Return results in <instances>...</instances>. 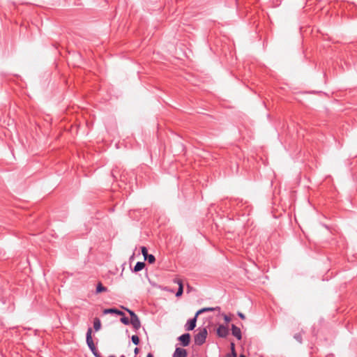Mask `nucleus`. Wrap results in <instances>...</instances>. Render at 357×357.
<instances>
[{"label":"nucleus","mask_w":357,"mask_h":357,"mask_svg":"<svg viewBox=\"0 0 357 357\" xmlns=\"http://www.w3.org/2000/svg\"><path fill=\"white\" fill-rule=\"evenodd\" d=\"M207 334L206 328H199L198 333L194 337L195 343L199 346L202 345L206 342Z\"/></svg>","instance_id":"obj_1"},{"label":"nucleus","mask_w":357,"mask_h":357,"mask_svg":"<svg viewBox=\"0 0 357 357\" xmlns=\"http://www.w3.org/2000/svg\"><path fill=\"white\" fill-rule=\"evenodd\" d=\"M124 309L129 313V314L130 316V324L134 328V329L135 331H137L138 329H139L141 327V322H140V320H139L138 316L135 313L134 311H132L128 308H124Z\"/></svg>","instance_id":"obj_2"},{"label":"nucleus","mask_w":357,"mask_h":357,"mask_svg":"<svg viewBox=\"0 0 357 357\" xmlns=\"http://www.w3.org/2000/svg\"><path fill=\"white\" fill-rule=\"evenodd\" d=\"M91 333H92V329H91V328L89 327L87 330L86 335V344H87L89 348L90 349V350H91V349L95 350L96 346L93 343Z\"/></svg>","instance_id":"obj_3"},{"label":"nucleus","mask_w":357,"mask_h":357,"mask_svg":"<svg viewBox=\"0 0 357 357\" xmlns=\"http://www.w3.org/2000/svg\"><path fill=\"white\" fill-rule=\"evenodd\" d=\"M229 333V328L222 324L220 325L217 328V335L220 337H226Z\"/></svg>","instance_id":"obj_4"},{"label":"nucleus","mask_w":357,"mask_h":357,"mask_svg":"<svg viewBox=\"0 0 357 357\" xmlns=\"http://www.w3.org/2000/svg\"><path fill=\"white\" fill-rule=\"evenodd\" d=\"M183 347H187L190 342V335L189 333H184L178 337Z\"/></svg>","instance_id":"obj_5"},{"label":"nucleus","mask_w":357,"mask_h":357,"mask_svg":"<svg viewBox=\"0 0 357 357\" xmlns=\"http://www.w3.org/2000/svg\"><path fill=\"white\" fill-rule=\"evenodd\" d=\"M197 317L196 314L195 317L190 319H189L185 325V329L187 331H192L196 327V322L197 319Z\"/></svg>","instance_id":"obj_6"},{"label":"nucleus","mask_w":357,"mask_h":357,"mask_svg":"<svg viewBox=\"0 0 357 357\" xmlns=\"http://www.w3.org/2000/svg\"><path fill=\"white\" fill-rule=\"evenodd\" d=\"M188 353L186 349L181 347H176L172 357H187Z\"/></svg>","instance_id":"obj_7"},{"label":"nucleus","mask_w":357,"mask_h":357,"mask_svg":"<svg viewBox=\"0 0 357 357\" xmlns=\"http://www.w3.org/2000/svg\"><path fill=\"white\" fill-rule=\"evenodd\" d=\"M231 333L232 335L237 338V340H241L242 338L241 331L240 328L237 327L234 324L231 325Z\"/></svg>","instance_id":"obj_8"},{"label":"nucleus","mask_w":357,"mask_h":357,"mask_svg":"<svg viewBox=\"0 0 357 357\" xmlns=\"http://www.w3.org/2000/svg\"><path fill=\"white\" fill-rule=\"evenodd\" d=\"M104 314H114L117 315H124V312L123 311H121L116 308H107L105 309L103 311Z\"/></svg>","instance_id":"obj_9"},{"label":"nucleus","mask_w":357,"mask_h":357,"mask_svg":"<svg viewBox=\"0 0 357 357\" xmlns=\"http://www.w3.org/2000/svg\"><path fill=\"white\" fill-rule=\"evenodd\" d=\"M145 265H146L145 263L143 261L137 262V264L134 266L133 271L138 272V271H142L145 267Z\"/></svg>","instance_id":"obj_10"},{"label":"nucleus","mask_w":357,"mask_h":357,"mask_svg":"<svg viewBox=\"0 0 357 357\" xmlns=\"http://www.w3.org/2000/svg\"><path fill=\"white\" fill-rule=\"evenodd\" d=\"M107 291V287H104L100 282L97 284L96 289V294H100V293H102V292H105Z\"/></svg>","instance_id":"obj_11"},{"label":"nucleus","mask_w":357,"mask_h":357,"mask_svg":"<svg viewBox=\"0 0 357 357\" xmlns=\"http://www.w3.org/2000/svg\"><path fill=\"white\" fill-rule=\"evenodd\" d=\"M93 328L94 329L98 331L101 328V322L100 320L98 318H95L93 321Z\"/></svg>","instance_id":"obj_12"},{"label":"nucleus","mask_w":357,"mask_h":357,"mask_svg":"<svg viewBox=\"0 0 357 357\" xmlns=\"http://www.w3.org/2000/svg\"><path fill=\"white\" fill-rule=\"evenodd\" d=\"M215 310V308L214 307H204V308H202L200 310H199L197 312H196V315L198 316L199 314H202L205 312H213Z\"/></svg>","instance_id":"obj_13"},{"label":"nucleus","mask_w":357,"mask_h":357,"mask_svg":"<svg viewBox=\"0 0 357 357\" xmlns=\"http://www.w3.org/2000/svg\"><path fill=\"white\" fill-rule=\"evenodd\" d=\"M144 259H145L146 260H147V261H148V262H149V264H153V263H154V262H155V256H154V255H149V254L147 256H146V257H144Z\"/></svg>","instance_id":"obj_14"},{"label":"nucleus","mask_w":357,"mask_h":357,"mask_svg":"<svg viewBox=\"0 0 357 357\" xmlns=\"http://www.w3.org/2000/svg\"><path fill=\"white\" fill-rule=\"evenodd\" d=\"M131 340L132 343L135 345H138L139 344V338L137 335H133L131 337Z\"/></svg>","instance_id":"obj_15"},{"label":"nucleus","mask_w":357,"mask_h":357,"mask_svg":"<svg viewBox=\"0 0 357 357\" xmlns=\"http://www.w3.org/2000/svg\"><path fill=\"white\" fill-rule=\"evenodd\" d=\"M122 316L123 317L121 318V321L125 325H129L130 324V319L127 317H125V314Z\"/></svg>","instance_id":"obj_16"},{"label":"nucleus","mask_w":357,"mask_h":357,"mask_svg":"<svg viewBox=\"0 0 357 357\" xmlns=\"http://www.w3.org/2000/svg\"><path fill=\"white\" fill-rule=\"evenodd\" d=\"M183 284H181L176 293V296H177V297L181 296L183 294Z\"/></svg>","instance_id":"obj_17"},{"label":"nucleus","mask_w":357,"mask_h":357,"mask_svg":"<svg viewBox=\"0 0 357 357\" xmlns=\"http://www.w3.org/2000/svg\"><path fill=\"white\" fill-rule=\"evenodd\" d=\"M294 339L298 341L299 343L302 342V335L301 333H296L294 335Z\"/></svg>","instance_id":"obj_18"},{"label":"nucleus","mask_w":357,"mask_h":357,"mask_svg":"<svg viewBox=\"0 0 357 357\" xmlns=\"http://www.w3.org/2000/svg\"><path fill=\"white\" fill-rule=\"evenodd\" d=\"M91 352L93 353V354L94 355L95 357H103L100 353L99 351H98V349H96V347H95V350L93 349H91Z\"/></svg>","instance_id":"obj_19"},{"label":"nucleus","mask_w":357,"mask_h":357,"mask_svg":"<svg viewBox=\"0 0 357 357\" xmlns=\"http://www.w3.org/2000/svg\"><path fill=\"white\" fill-rule=\"evenodd\" d=\"M141 251H142V254L143 255L144 257H145L146 256H147L149 255L148 254V250L144 246H142L141 248Z\"/></svg>","instance_id":"obj_20"},{"label":"nucleus","mask_w":357,"mask_h":357,"mask_svg":"<svg viewBox=\"0 0 357 357\" xmlns=\"http://www.w3.org/2000/svg\"><path fill=\"white\" fill-rule=\"evenodd\" d=\"M226 356H230V357H237V354L235 351V349H233L232 351H231V354H228Z\"/></svg>","instance_id":"obj_21"},{"label":"nucleus","mask_w":357,"mask_h":357,"mask_svg":"<svg viewBox=\"0 0 357 357\" xmlns=\"http://www.w3.org/2000/svg\"><path fill=\"white\" fill-rule=\"evenodd\" d=\"M174 282L178 284V287H180L181 284H183L182 280L180 279H175Z\"/></svg>","instance_id":"obj_22"},{"label":"nucleus","mask_w":357,"mask_h":357,"mask_svg":"<svg viewBox=\"0 0 357 357\" xmlns=\"http://www.w3.org/2000/svg\"><path fill=\"white\" fill-rule=\"evenodd\" d=\"M238 316L241 319H245V314H243L242 312H238Z\"/></svg>","instance_id":"obj_23"},{"label":"nucleus","mask_w":357,"mask_h":357,"mask_svg":"<svg viewBox=\"0 0 357 357\" xmlns=\"http://www.w3.org/2000/svg\"><path fill=\"white\" fill-rule=\"evenodd\" d=\"M224 319L227 323H228L231 321V318L227 315L224 316Z\"/></svg>","instance_id":"obj_24"},{"label":"nucleus","mask_w":357,"mask_h":357,"mask_svg":"<svg viewBox=\"0 0 357 357\" xmlns=\"http://www.w3.org/2000/svg\"><path fill=\"white\" fill-rule=\"evenodd\" d=\"M139 351V349L138 347H135V349H134V353L135 355H137Z\"/></svg>","instance_id":"obj_25"},{"label":"nucleus","mask_w":357,"mask_h":357,"mask_svg":"<svg viewBox=\"0 0 357 357\" xmlns=\"http://www.w3.org/2000/svg\"><path fill=\"white\" fill-rule=\"evenodd\" d=\"M233 349H235V344L234 342L231 343V351H232Z\"/></svg>","instance_id":"obj_26"},{"label":"nucleus","mask_w":357,"mask_h":357,"mask_svg":"<svg viewBox=\"0 0 357 357\" xmlns=\"http://www.w3.org/2000/svg\"><path fill=\"white\" fill-rule=\"evenodd\" d=\"M146 357H153V354L151 353H149L146 356Z\"/></svg>","instance_id":"obj_27"},{"label":"nucleus","mask_w":357,"mask_h":357,"mask_svg":"<svg viewBox=\"0 0 357 357\" xmlns=\"http://www.w3.org/2000/svg\"><path fill=\"white\" fill-rule=\"evenodd\" d=\"M239 357H246V356L243 354H241Z\"/></svg>","instance_id":"obj_28"},{"label":"nucleus","mask_w":357,"mask_h":357,"mask_svg":"<svg viewBox=\"0 0 357 357\" xmlns=\"http://www.w3.org/2000/svg\"><path fill=\"white\" fill-rule=\"evenodd\" d=\"M109 357H116L115 356L111 355Z\"/></svg>","instance_id":"obj_29"},{"label":"nucleus","mask_w":357,"mask_h":357,"mask_svg":"<svg viewBox=\"0 0 357 357\" xmlns=\"http://www.w3.org/2000/svg\"><path fill=\"white\" fill-rule=\"evenodd\" d=\"M120 357H126L124 355H121Z\"/></svg>","instance_id":"obj_30"},{"label":"nucleus","mask_w":357,"mask_h":357,"mask_svg":"<svg viewBox=\"0 0 357 357\" xmlns=\"http://www.w3.org/2000/svg\"><path fill=\"white\" fill-rule=\"evenodd\" d=\"M225 357H230V356H226Z\"/></svg>","instance_id":"obj_31"}]
</instances>
